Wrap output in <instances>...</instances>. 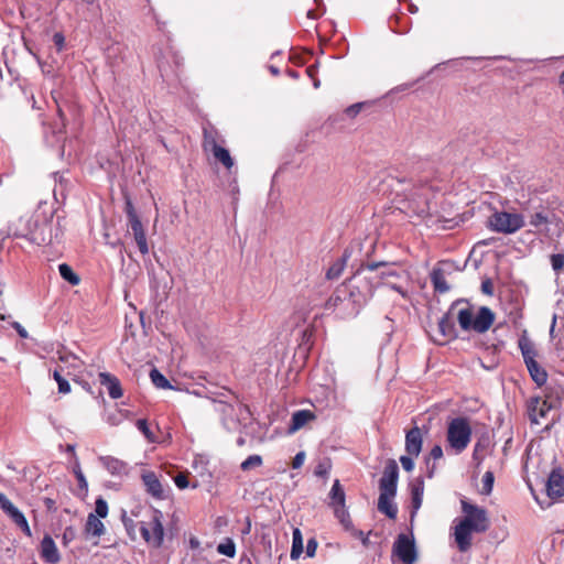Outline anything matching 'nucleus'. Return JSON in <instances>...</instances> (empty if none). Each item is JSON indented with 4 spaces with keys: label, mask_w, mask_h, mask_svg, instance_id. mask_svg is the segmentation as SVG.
<instances>
[{
    "label": "nucleus",
    "mask_w": 564,
    "mask_h": 564,
    "mask_svg": "<svg viewBox=\"0 0 564 564\" xmlns=\"http://www.w3.org/2000/svg\"><path fill=\"white\" fill-rule=\"evenodd\" d=\"M354 280V284L349 282L336 290L326 302V308L337 310L344 317H355L359 314L361 307L372 299L375 284L368 278L358 280L356 275Z\"/></svg>",
    "instance_id": "obj_1"
},
{
    "label": "nucleus",
    "mask_w": 564,
    "mask_h": 564,
    "mask_svg": "<svg viewBox=\"0 0 564 564\" xmlns=\"http://www.w3.org/2000/svg\"><path fill=\"white\" fill-rule=\"evenodd\" d=\"M460 505L464 517L455 524L454 536L458 550L466 552L471 546V534L486 532L489 529L490 521L484 508L467 500H462Z\"/></svg>",
    "instance_id": "obj_2"
},
{
    "label": "nucleus",
    "mask_w": 564,
    "mask_h": 564,
    "mask_svg": "<svg viewBox=\"0 0 564 564\" xmlns=\"http://www.w3.org/2000/svg\"><path fill=\"white\" fill-rule=\"evenodd\" d=\"M473 430L467 417H454L447 424V452L455 455L463 453L469 445Z\"/></svg>",
    "instance_id": "obj_3"
},
{
    "label": "nucleus",
    "mask_w": 564,
    "mask_h": 564,
    "mask_svg": "<svg viewBox=\"0 0 564 564\" xmlns=\"http://www.w3.org/2000/svg\"><path fill=\"white\" fill-rule=\"evenodd\" d=\"M459 326L464 330H475L476 333L482 334L487 332L495 321L494 312L487 307L481 306L476 316L470 307L459 310L457 315Z\"/></svg>",
    "instance_id": "obj_4"
},
{
    "label": "nucleus",
    "mask_w": 564,
    "mask_h": 564,
    "mask_svg": "<svg viewBox=\"0 0 564 564\" xmlns=\"http://www.w3.org/2000/svg\"><path fill=\"white\" fill-rule=\"evenodd\" d=\"M358 280H365L366 278L375 284V290L380 286V283L389 281L391 278L400 279L402 274L398 272L388 262H367L360 265L357 271Z\"/></svg>",
    "instance_id": "obj_5"
},
{
    "label": "nucleus",
    "mask_w": 564,
    "mask_h": 564,
    "mask_svg": "<svg viewBox=\"0 0 564 564\" xmlns=\"http://www.w3.org/2000/svg\"><path fill=\"white\" fill-rule=\"evenodd\" d=\"M203 134L204 151L212 152L216 161L220 162L226 169H231L234 166V159L231 158L229 151L218 143L217 130L213 127H205L203 129Z\"/></svg>",
    "instance_id": "obj_6"
},
{
    "label": "nucleus",
    "mask_w": 564,
    "mask_h": 564,
    "mask_svg": "<svg viewBox=\"0 0 564 564\" xmlns=\"http://www.w3.org/2000/svg\"><path fill=\"white\" fill-rule=\"evenodd\" d=\"M524 217L522 214L496 212L490 217V227L494 231L500 234H514L524 226Z\"/></svg>",
    "instance_id": "obj_7"
},
{
    "label": "nucleus",
    "mask_w": 564,
    "mask_h": 564,
    "mask_svg": "<svg viewBox=\"0 0 564 564\" xmlns=\"http://www.w3.org/2000/svg\"><path fill=\"white\" fill-rule=\"evenodd\" d=\"M400 564H414L417 561V550L413 536L400 533L392 546V562Z\"/></svg>",
    "instance_id": "obj_8"
},
{
    "label": "nucleus",
    "mask_w": 564,
    "mask_h": 564,
    "mask_svg": "<svg viewBox=\"0 0 564 564\" xmlns=\"http://www.w3.org/2000/svg\"><path fill=\"white\" fill-rule=\"evenodd\" d=\"M163 514L160 510L153 511L152 519L149 522H140V532L143 540L154 547H160L163 543L164 528L162 524Z\"/></svg>",
    "instance_id": "obj_9"
},
{
    "label": "nucleus",
    "mask_w": 564,
    "mask_h": 564,
    "mask_svg": "<svg viewBox=\"0 0 564 564\" xmlns=\"http://www.w3.org/2000/svg\"><path fill=\"white\" fill-rule=\"evenodd\" d=\"M26 230L19 234V236L26 238L32 243L37 246L47 245L52 242V225L47 220L28 218L25 220Z\"/></svg>",
    "instance_id": "obj_10"
},
{
    "label": "nucleus",
    "mask_w": 564,
    "mask_h": 564,
    "mask_svg": "<svg viewBox=\"0 0 564 564\" xmlns=\"http://www.w3.org/2000/svg\"><path fill=\"white\" fill-rule=\"evenodd\" d=\"M430 198L431 187L425 183L417 189H411L408 194L409 208L413 212V214L417 216H424L429 214L430 210Z\"/></svg>",
    "instance_id": "obj_11"
},
{
    "label": "nucleus",
    "mask_w": 564,
    "mask_h": 564,
    "mask_svg": "<svg viewBox=\"0 0 564 564\" xmlns=\"http://www.w3.org/2000/svg\"><path fill=\"white\" fill-rule=\"evenodd\" d=\"M0 509L21 529L26 535L31 536L32 532L24 514L10 501V499L0 492Z\"/></svg>",
    "instance_id": "obj_12"
},
{
    "label": "nucleus",
    "mask_w": 564,
    "mask_h": 564,
    "mask_svg": "<svg viewBox=\"0 0 564 564\" xmlns=\"http://www.w3.org/2000/svg\"><path fill=\"white\" fill-rule=\"evenodd\" d=\"M555 408V401L546 397L542 400L539 397L531 398L528 402V415L532 424H539L540 419H544L547 413Z\"/></svg>",
    "instance_id": "obj_13"
},
{
    "label": "nucleus",
    "mask_w": 564,
    "mask_h": 564,
    "mask_svg": "<svg viewBox=\"0 0 564 564\" xmlns=\"http://www.w3.org/2000/svg\"><path fill=\"white\" fill-rule=\"evenodd\" d=\"M145 491L154 499H165L163 486L154 471L148 470L141 475Z\"/></svg>",
    "instance_id": "obj_14"
},
{
    "label": "nucleus",
    "mask_w": 564,
    "mask_h": 564,
    "mask_svg": "<svg viewBox=\"0 0 564 564\" xmlns=\"http://www.w3.org/2000/svg\"><path fill=\"white\" fill-rule=\"evenodd\" d=\"M546 494L552 499L564 497V474L560 468L551 471L546 481Z\"/></svg>",
    "instance_id": "obj_15"
},
{
    "label": "nucleus",
    "mask_w": 564,
    "mask_h": 564,
    "mask_svg": "<svg viewBox=\"0 0 564 564\" xmlns=\"http://www.w3.org/2000/svg\"><path fill=\"white\" fill-rule=\"evenodd\" d=\"M41 557L44 562L48 564H56L61 560L59 552L57 546L50 535H45L40 545Z\"/></svg>",
    "instance_id": "obj_16"
},
{
    "label": "nucleus",
    "mask_w": 564,
    "mask_h": 564,
    "mask_svg": "<svg viewBox=\"0 0 564 564\" xmlns=\"http://www.w3.org/2000/svg\"><path fill=\"white\" fill-rule=\"evenodd\" d=\"M98 460L112 476L122 477L128 475V464L119 458L113 456H99Z\"/></svg>",
    "instance_id": "obj_17"
},
{
    "label": "nucleus",
    "mask_w": 564,
    "mask_h": 564,
    "mask_svg": "<svg viewBox=\"0 0 564 564\" xmlns=\"http://www.w3.org/2000/svg\"><path fill=\"white\" fill-rule=\"evenodd\" d=\"M423 437L421 430L414 426L405 434V452L410 456L417 457L422 451Z\"/></svg>",
    "instance_id": "obj_18"
},
{
    "label": "nucleus",
    "mask_w": 564,
    "mask_h": 564,
    "mask_svg": "<svg viewBox=\"0 0 564 564\" xmlns=\"http://www.w3.org/2000/svg\"><path fill=\"white\" fill-rule=\"evenodd\" d=\"M518 346L525 366L536 361L535 358L538 356V351L535 349L534 343L528 336L527 330H523V333L520 335L518 339Z\"/></svg>",
    "instance_id": "obj_19"
},
{
    "label": "nucleus",
    "mask_w": 564,
    "mask_h": 564,
    "mask_svg": "<svg viewBox=\"0 0 564 564\" xmlns=\"http://www.w3.org/2000/svg\"><path fill=\"white\" fill-rule=\"evenodd\" d=\"M99 381L100 384L107 389L111 399H119L123 395L121 383L116 376L109 372H100Z\"/></svg>",
    "instance_id": "obj_20"
},
{
    "label": "nucleus",
    "mask_w": 564,
    "mask_h": 564,
    "mask_svg": "<svg viewBox=\"0 0 564 564\" xmlns=\"http://www.w3.org/2000/svg\"><path fill=\"white\" fill-rule=\"evenodd\" d=\"M430 278L435 292L444 294L449 291L451 286L446 281L445 271L441 267H435Z\"/></svg>",
    "instance_id": "obj_21"
},
{
    "label": "nucleus",
    "mask_w": 564,
    "mask_h": 564,
    "mask_svg": "<svg viewBox=\"0 0 564 564\" xmlns=\"http://www.w3.org/2000/svg\"><path fill=\"white\" fill-rule=\"evenodd\" d=\"M315 419V414L310 410H299L292 414L291 424L289 426V432L294 433L302 429L306 423L313 421Z\"/></svg>",
    "instance_id": "obj_22"
},
{
    "label": "nucleus",
    "mask_w": 564,
    "mask_h": 564,
    "mask_svg": "<svg viewBox=\"0 0 564 564\" xmlns=\"http://www.w3.org/2000/svg\"><path fill=\"white\" fill-rule=\"evenodd\" d=\"M423 492H424V482L422 478H417L415 481L411 484V505H412V517L416 513V511L422 506L423 500Z\"/></svg>",
    "instance_id": "obj_23"
},
{
    "label": "nucleus",
    "mask_w": 564,
    "mask_h": 564,
    "mask_svg": "<svg viewBox=\"0 0 564 564\" xmlns=\"http://www.w3.org/2000/svg\"><path fill=\"white\" fill-rule=\"evenodd\" d=\"M329 506L332 508L346 506V495L338 479L334 481L329 491Z\"/></svg>",
    "instance_id": "obj_24"
},
{
    "label": "nucleus",
    "mask_w": 564,
    "mask_h": 564,
    "mask_svg": "<svg viewBox=\"0 0 564 564\" xmlns=\"http://www.w3.org/2000/svg\"><path fill=\"white\" fill-rule=\"evenodd\" d=\"M554 215L552 213H545L543 210L535 212L531 215L529 224L536 229V231H542L546 229L550 224L553 223Z\"/></svg>",
    "instance_id": "obj_25"
},
{
    "label": "nucleus",
    "mask_w": 564,
    "mask_h": 564,
    "mask_svg": "<svg viewBox=\"0 0 564 564\" xmlns=\"http://www.w3.org/2000/svg\"><path fill=\"white\" fill-rule=\"evenodd\" d=\"M392 499L393 497L379 496L378 510L386 514L389 519L394 520L398 514V507Z\"/></svg>",
    "instance_id": "obj_26"
},
{
    "label": "nucleus",
    "mask_w": 564,
    "mask_h": 564,
    "mask_svg": "<svg viewBox=\"0 0 564 564\" xmlns=\"http://www.w3.org/2000/svg\"><path fill=\"white\" fill-rule=\"evenodd\" d=\"M531 379L538 387H542L547 381V372L546 370L541 367L538 361L529 364L525 366Z\"/></svg>",
    "instance_id": "obj_27"
},
{
    "label": "nucleus",
    "mask_w": 564,
    "mask_h": 564,
    "mask_svg": "<svg viewBox=\"0 0 564 564\" xmlns=\"http://www.w3.org/2000/svg\"><path fill=\"white\" fill-rule=\"evenodd\" d=\"M438 329L444 337L453 338L456 336L454 319L451 317L449 313L441 317L438 321Z\"/></svg>",
    "instance_id": "obj_28"
},
{
    "label": "nucleus",
    "mask_w": 564,
    "mask_h": 564,
    "mask_svg": "<svg viewBox=\"0 0 564 564\" xmlns=\"http://www.w3.org/2000/svg\"><path fill=\"white\" fill-rule=\"evenodd\" d=\"M86 531L94 536H100L105 531V527L97 516L89 513L86 521Z\"/></svg>",
    "instance_id": "obj_29"
},
{
    "label": "nucleus",
    "mask_w": 564,
    "mask_h": 564,
    "mask_svg": "<svg viewBox=\"0 0 564 564\" xmlns=\"http://www.w3.org/2000/svg\"><path fill=\"white\" fill-rule=\"evenodd\" d=\"M303 553V536L302 532L299 528H295L292 533V547H291V558L297 560Z\"/></svg>",
    "instance_id": "obj_30"
},
{
    "label": "nucleus",
    "mask_w": 564,
    "mask_h": 564,
    "mask_svg": "<svg viewBox=\"0 0 564 564\" xmlns=\"http://www.w3.org/2000/svg\"><path fill=\"white\" fill-rule=\"evenodd\" d=\"M335 518L339 521V523L343 525L344 530L349 532L352 530L354 524L350 519L349 512L345 507H336L333 508Z\"/></svg>",
    "instance_id": "obj_31"
},
{
    "label": "nucleus",
    "mask_w": 564,
    "mask_h": 564,
    "mask_svg": "<svg viewBox=\"0 0 564 564\" xmlns=\"http://www.w3.org/2000/svg\"><path fill=\"white\" fill-rule=\"evenodd\" d=\"M381 480L390 481V482H397L399 479V467L394 459H389L387 462V465L384 467Z\"/></svg>",
    "instance_id": "obj_32"
},
{
    "label": "nucleus",
    "mask_w": 564,
    "mask_h": 564,
    "mask_svg": "<svg viewBox=\"0 0 564 564\" xmlns=\"http://www.w3.org/2000/svg\"><path fill=\"white\" fill-rule=\"evenodd\" d=\"M346 261H347V256L346 253L337 259L327 270L326 272V278L328 280H335V279H338L340 276V274L343 273L345 267H346Z\"/></svg>",
    "instance_id": "obj_33"
},
{
    "label": "nucleus",
    "mask_w": 564,
    "mask_h": 564,
    "mask_svg": "<svg viewBox=\"0 0 564 564\" xmlns=\"http://www.w3.org/2000/svg\"><path fill=\"white\" fill-rule=\"evenodd\" d=\"M59 360L66 366L67 376H73L76 369H79L83 362L73 354H65L59 357Z\"/></svg>",
    "instance_id": "obj_34"
},
{
    "label": "nucleus",
    "mask_w": 564,
    "mask_h": 564,
    "mask_svg": "<svg viewBox=\"0 0 564 564\" xmlns=\"http://www.w3.org/2000/svg\"><path fill=\"white\" fill-rule=\"evenodd\" d=\"M61 276L72 285H78L80 282L79 276L73 271L67 263H61L58 265Z\"/></svg>",
    "instance_id": "obj_35"
},
{
    "label": "nucleus",
    "mask_w": 564,
    "mask_h": 564,
    "mask_svg": "<svg viewBox=\"0 0 564 564\" xmlns=\"http://www.w3.org/2000/svg\"><path fill=\"white\" fill-rule=\"evenodd\" d=\"M150 378L152 383L159 389H173L170 381L156 368L151 369Z\"/></svg>",
    "instance_id": "obj_36"
},
{
    "label": "nucleus",
    "mask_w": 564,
    "mask_h": 564,
    "mask_svg": "<svg viewBox=\"0 0 564 564\" xmlns=\"http://www.w3.org/2000/svg\"><path fill=\"white\" fill-rule=\"evenodd\" d=\"M489 446V438L488 437H480L474 447L473 452V459L477 462V464H480L484 459V455L481 454L486 448Z\"/></svg>",
    "instance_id": "obj_37"
},
{
    "label": "nucleus",
    "mask_w": 564,
    "mask_h": 564,
    "mask_svg": "<svg viewBox=\"0 0 564 564\" xmlns=\"http://www.w3.org/2000/svg\"><path fill=\"white\" fill-rule=\"evenodd\" d=\"M380 286L388 288L390 290L398 292L404 301L411 300V295H410L408 288L403 286L400 283L391 282L389 280V281H384V282L380 283Z\"/></svg>",
    "instance_id": "obj_38"
},
{
    "label": "nucleus",
    "mask_w": 564,
    "mask_h": 564,
    "mask_svg": "<svg viewBox=\"0 0 564 564\" xmlns=\"http://www.w3.org/2000/svg\"><path fill=\"white\" fill-rule=\"evenodd\" d=\"M62 372H64L63 367H61L59 369H55L53 377L58 384V392L68 393L70 391V386L69 382L62 376Z\"/></svg>",
    "instance_id": "obj_39"
},
{
    "label": "nucleus",
    "mask_w": 564,
    "mask_h": 564,
    "mask_svg": "<svg viewBox=\"0 0 564 564\" xmlns=\"http://www.w3.org/2000/svg\"><path fill=\"white\" fill-rule=\"evenodd\" d=\"M217 552L221 555L234 557L236 555L235 542L229 538L226 539L225 542L218 544Z\"/></svg>",
    "instance_id": "obj_40"
},
{
    "label": "nucleus",
    "mask_w": 564,
    "mask_h": 564,
    "mask_svg": "<svg viewBox=\"0 0 564 564\" xmlns=\"http://www.w3.org/2000/svg\"><path fill=\"white\" fill-rule=\"evenodd\" d=\"M397 488H398V484L397 482H390V481H386V480H379V490H380V495L379 496H387V497H393L397 495Z\"/></svg>",
    "instance_id": "obj_41"
},
{
    "label": "nucleus",
    "mask_w": 564,
    "mask_h": 564,
    "mask_svg": "<svg viewBox=\"0 0 564 564\" xmlns=\"http://www.w3.org/2000/svg\"><path fill=\"white\" fill-rule=\"evenodd\" d=\"M495 475L492 471L488 470L484 474L481 479V494L490 495L494 488Z\"/></svg>",
    "instance_id": "obj_42"
},
{
    "label": "nucleus",
    "mask_w": 564,
    "mask_h": 564,
    "mask_svg": "<svg viewBox=\"0 0 564 564\" xmlns=\"http://www.w3.org/2000/svg\"><path fill=\"white\" fill-rule=\"evenodd\" d=\"M133 237H134L135 243H137V246L139 248V251L143 256L148 254L149 253V246H148V241H147L145 231L133 234Z\"/></svg>",
    "instance_id": "obj_43"
},
{
    "label": "nucleus",
    "mask_w": 564,
    "mask_h": 564,
    "mask_svg": "<svg viewBox=\"0 0 564 564\" xmlns=\"http://www.w3.org/2000/svg\"><path fill=\"white\" fill-rule=\"evenodd\" d=\"M138 430L144 435V437L149 441V442H154L155 441V437H154V434L151 432L149 425H148V422L147 420L144 419H139L135 423Z\"/></svg>",
    "instance_id": "obj_44"
},
{
    "label": "nucleus",
    "mask_w": 564,
    "mask_h": 564,
    "mask_svg": "<svg viewBox=\"0 0 564 564\" xmlns=\"http://www.w3.org/2000/svg\"><path fill=\"white\" fill-rule=\"evenodd\" d=\"M122 523L124 525V529L127 530L129 536L132 540H135V529L138 528V523L134 522L131 518L127 517L126 513L122 516ZM140 527V523H139Z\"/></svg>",
    "instance_id": "obj_45"
},
{
    "label": "nucleus",
    "mask_w": 564,
    "mask_h": 564,
    "mask_svg": "<svg viewBox=\"0 0 564 564\" xmlns=\"http://www.w3.org/2000/svg\"><path fill=\"white\" fill-rule=\"evenodd\" d=\"M262 464V458L259 455H250L247 459H245L240 467L242 470H249L252 467H258Z\"/></svg>",
    "instance_id": "obj_46"
},
{
    "label": "nucleus",
    "mask_w": 564,
    "mask_h": 564,
    "mask_svg": "<svg viewBox=\"0 0 564 564\" xmlns=\"http://www.w3.org/2000/svg\"><path fill=\"white\" fill-rule=\"evenodd\" d=\"M95 512L98 518H106L108 514V503L105 499L98 498L95 502Z\"/></svg>",
    "instance_id": "obj_47"
},
{
    "label": "nucleus",
    "mask_w": 564,
    "mask_h": 564,
    "mask_svg": "<svg viewBox=\"0 0 564 564\" xmlns=\"http://www.w3.org/2000/svg\"><path fill=\"white\" fill-rule=\"evenodd\" d=\"M349 533L354 538L359 539L365 547H368L370 545L369 535L371 534V531L365 533L364 531L358 530L354 527L352 530L349 531Z\"/></svg>",
    "instance_id": "obj_48"
},
{
    "label": "nucleus",
    "mask_w": 564,
    "mask_h": 564,
    "mask_svg": "<svg viewBox=\"0 0 564 564\" xmlns=\"http://www.w3.org/2000/svg\"><path fill=\"white\" fill-rule=\"evenodd\" d=\"M74 474H75L76 479L78 481L79 488L87 490L88 484H87L85 475L82 471L80 465H79L77 459H76L75 467H74Z\"/></svg>",
    "instance_id": "obj_49"
},
{
    "label": "nucleus",
    "mask_w": 564,
    "mask_h": 564,
    "mask_svg": "<svg viewBox=\"0 0 564 564\" xmlns=\"http://www.w3.org/2000/svg\"><path fill=\"white\" fill-rule=\"evenodd\" d=\"M551 264L554 271H560L564 268V254L555 253L551 256Z\"/></svg>",
    "instance_id": "obj_50"
},
{
    "label": "nucleus",
    "mask_w": 564,
    "mask_h": 564,
    "mask_svg": "<svg viewBox=\"0 0 564 564\" xmlns=\"http://www.w3.org/2000/svg\"><path fill=\"white\" fill-rule=\"evenodd\" d=\"M174 484L176 485V487L178 489H182V490L189 487V481L187 479V476L183 473H180L174 477Z\"/></svg>",
    "instance_id": "obj_51"
},
{
    "label": "nucleus",
    "mask_w": 564,
    "mask_h": 564,
    "mask_svg": "<svg viewBox=\"0 0 564 564\" xmlns=\"http://www.w3.org/2000/svg\"><path fill=\"white\" fill-rule=\"evenodd\" d=\"M124 212L128 220L139 217L129 197H126Z\"/></svg>",
    "instance_id": "obj_52"
},
{
    "label": "nucleus",
    "mask_w": 564,
    "mask_h": 564,
    "mask_svg": "<svg viewBox=\"0 0 564 564\" xmlns=\"http://www.w3.org/2000/svg\"><path fill=\"white\" fill-rule=\"evenodd\" d=\"M128 226L132 234L143 232L144 228L139 217L128 220Z\"/></svg>",
    "instance_id": "obj_53"
},
{
    "label": "nucleus",
    "mask_w": 564,
    "mask_h": 564,
    "mask_svg": "<svg viewBox=\"0 0 564 564\" xmlns=\"http://www.w3.org/2000/svg\"><path fill=\"white\" fill-rule=\"evenodd\" d=\"M412 457L413 456H410L409 454L400 457V463L403 469L406 471H412L414 468V462Z\"/></svg>",
    "instance_id": "obj_54"
},
{
    "label": "nucleus",
    "mask_w": 564,
    "mask_h": 564,
    "mask_svg": "<svg viewBox=\"0 0 564 564\" xmlns=\"http://www.w3.org/2000/svg\"><path fill=\"white\" fill-rule=\"evenodd\" d=\"M53 42H54L57 51L61 52V51H63V48L65 46V36L63 35V33L56 32L53 35Z\"/></svg>",
    "instance_id": "obj_55"
},
{
    "label": "nucleus",
    "mask_w": 564,
    "mask_h": 564,
    "mask_svg": "<svg viewBox=\"0 0 564 564\" xmlns=\"http://www.w3.org/2000/svg\"><path fill=\"white\" fill-rule=\"evenodd\" d=\"M76 536V531L72 527L65 528L63 532V542L64 544H68L70 541H73Z\"/></svg>",
    "instance_id": "obj_56"
},
{
    "label": "nucleus",
    "mask_w": 564,
    "mask_h": 564,
    "mask_svg": "<svg viewBox=\"0 0 564 564\" xmlns=\"http://www.w3.org/2000/svg\"><path fill=\"white\" fill-rule=\"evenodd\" d=\"M317 550V542L315 539H310L306 543V555L313 557Z\"/></svg>",
    "instance_id": "obj_57"
},
{
    "label": "nucleus",
    "mask_w": 564,
    "mask_h": 564,
    "mask_svg": "<svg viewBox=\"0 0 564 564\" xmlns=\"http://www.w3.org/2000/svg\"><path fill=\"white\" fill-rule=\"evenodd\" d=\"M364 107V104L362 102H357V104H354L351 106H349L347 109H346V113L350 117H355L357 116L361 108Z\"/></svg>",
    "instance_id": "obj_58"
},
{
    "label": "nucleus",
    "mask_w": 564,
    "mask_h": 564,
    "mask_svg": "<svg viewBox=\"0 0 564 564\" xmlns=\"http://www.w3.org/2000/svg\"><path fill=\"white\" fill-rule=\"evenodd\" d=\"M443 457V449L441 447V445H434L432 448H431V452H430V458L436 460V459H441Z\"/></svg>",
    "instance_id": "obj_59"
},
{
    "label": "nucleus",
    "mask_w": 564,
    "mask_h": 564,
    "mask_svg": "<svg viewBox=\"0 0 564 564\" xmlns=\"http://www.w3.org/2000/svg\"><path fill=\"white\" fill-rule=\"evenodd\" d=\"M481 291H482V293H485L487 295H492V293H494V285H492V282L489 279L484 280L481 282Z\"/></svg>",
    "instance_id": "obj_60"
},
{
    "label": "nucleus",
    "mask_w": 564,
    "mask_h": 564,
    "mask_svg": "<svg viewBox=\"0 0 564 564\" xmlns=\"http://www.w3.org/2000/svg\"><path fill=\"white\" fill-rule=\"evenodd\" d=\"M304 459H305V453L304 452H300L297 453L294 458H293V462H292V467L293 468H300L303 463H304Z\"/></svg>",
    "instance_id": "obj_61"
},
{
    "label": "nucleus",
    "mask_w": 564,
    "mask_h": 564,
    "mask_svg": "<svg viewBox=\"0 0 564 564\" xmlns=\"http://www.w3.org/2000/svg\"><path fill=\"white\" fill-rule=\"evenodd\" d=\"M317 72H318V64L315 63L313 65H310L307 68H306V74L310 78H314L316 77L317 75Z\"/></svg>",
    "instance_id": "obj_62"
},
{
    "label": "nucleus",
    "mask_w": 564,
    "mask_h": 564,
    "mask_svg": "<svg viewBox=\"0 0 564 564\" xmlns=\"http://www.w3.org/2000/svg\"><path fill=\"white\" fill-rule=\"evenodd\" d=\"M14 328L18 332L19 336L22 338H28V332L23 326H21L19 323H14Z\"/></svg>",
    "instance_id": "obj_63"
},
{
    "label": "nucleus",
    "mask_w": 564,
    "mask_h": 564,
    "mask_svg": "<svg viewBox=\"0 0 564 564\" xmlns=\"http://www.w3.org/2000/svg\"><path fill=\"white\" fill-rule=\"evenodd\" d=\"M327 474V469L325 468V466L323 464H319L316 469H315V475L316 476H319V477H323Z\"/></svg>",
    "instance_id": "obj_64"
}]
</instances>
